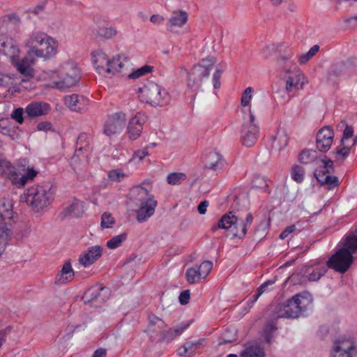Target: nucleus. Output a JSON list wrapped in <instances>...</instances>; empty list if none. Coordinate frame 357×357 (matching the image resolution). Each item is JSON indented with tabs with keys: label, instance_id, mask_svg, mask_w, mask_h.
Wrapping results in <instances>:
<instances>
[{
	"label": "nucleus",
	"instance_id": "obj_16",
	"mask_svg": "<svg viewBox=\"0 0 357 357\" xmlns=\"http://www.w3.org/2000/svg\"><path fill=\"white\" fill-rule=\"evenodd\" d=\"M38 58L33 51L29 50L25 56L20 59L17 56L11 63L17 68V70L25 76H32L31 66L35 63L36 59Z\"/></svg>",
	"mask_w": 357,
	"mask_h": 357
},
{
	"label": "nucleus",
	"instance_id": "obj_17",
	"mask_svg": "<svg viewBox=\"0 0 357 357\" xmlns=\"http://www.w3.org/2000/svg\"><path fill=\"white\" fill-rule=\"evenodd\" d=\"M64 103L71 111L84 113L89 109V100L83 96L73 93L65 96Z\"/></svg>",
	"mask_w": 357,
	"mask_h": 357
},
{
	"label": "nucleus",
	"instance_id": "obj_4",
	"mask_svg": "<svg viewBox=\"0 0 357 357\" xmlns=\"http://www.w3.org/2000/svg\"><path fill=\"white\" fill-rule=\"evenodd\" d=\"M91 59L97 73L104 76L121 72L125 62L128 61V58L124 54H119L109 59L105 52L100 50L91 53Z\"/></svg>",
	"mask_w": 357,
	"mask_h": 357
},
{
	"label": "nucleus",
	"instance_id": "obj_28",
	"mask_svg": "<svg viewBox=\"0 0 357 357\" xmlns=\"http://www.w3.org/2000/svg\"><path fill=\"white\" fill-rule=\"evenodd\" d=\"M188 15L185 11H174L167 24V29L170 30L172 26H183L188 21Z\"/></svg>",
	"mask_w": 357,
	"mask_h": 357
},
{
	"label": "nucleus",
	"instance_id": "obj_33",
	"mask_svg": "<svg viewBox=\"0 0 357 357\" xmlns=\"http://www.w3.org/2000/svg\"><path fill=\"white\" fill-rule=\"evenodd\" d=\"M319 158L315 150L304 149L298 155V160L301 163L304 165H309L312 163L319 164Z\"/></svg>",
	"mask_w": 357,
	"mask_h": 357
},
{
	"label": "nucleus",
	"instance_id": "obj_46",
	"mask_svg": "<svg viewBox=\"0 0 357 357\" xmlns=\"http://www.w3.org/2000/svg\"><path fill=\"white\" fill-rule=\"evenodd\" d=\"M253 89L250 86L246 88L241 95V104L243 107L250 105V101L252 98Z\"/></svg>",
	"mask_w": 357,
	"mask_h": 357
},
{
	"label": "nucleus",
	"instance_id": "obj_14",
	"mask_svg": "<svg viewBox=\"0 0 357 357\" xmlns=\"http://www.w3.org/2000/svg\"><path fill=\"white\" fill-rule=\"evenodd\" d=\"M333 357H357V349L350 339L340 338L334 342Z\"/></svg>",
	"mask_w": 357,
	"mask_h": 357
},
{
	"label": "nucleus",
	"instance_id": "obj_45",
	"mask_svg": "<svg viewBox=\"0 0 357 357\" xmlns=\"http://www.w3.org/2000/svg\"><path fill=\"white\" fill-rule=\"evenodd\" d=\"M305 169L300 165H295L291 170L292 178L298 182L301 183L304 179Z\"/></svg>",
	"mask_w": 357,
	"mask_h": 357
},
{
	"label": "nucleus",
	"instance_id": "obj_31",
	"mask_svg": "<svg viewBox=\"0 0 357 357\" xmlns=\"http://www.w3.org/2000/svg\"><path fill=\"white\" fill-rule=\"evenodd\" d=\"M272 139V147L275 150L280 151L288 144L289 137L287 131L283 128L279 129Z\"/></svg>",
	"mask_w": 357,
	"mask_h": 357
},
{
	"label": "nucleus",
	"instance_id": "obj_49",
	"mask_svg": "<svg viewBox=\"0 0 357 357\" xmlns=\"http://www.w3.org/2000/svg\"><path fill=\"white\" fill-rule=\"evenodd\" d=\"M277 330L276 324L274 321L268 322L265 328V339L268 343L271 342V334Z\"/></svg>",
	"mask_w": 357,
	"mask_h": 357
},
{
	"label": "nucleus",
	"instance_id": "obj_18",
	"mask_svg": "<svg viewBox=\"0 0 357 357\" xmlns=\"http://www.w3.org/2000/svg\"><path fill=\"white\" fill-rule=\"evenodd\" d=\"M334 132L330 126H324L317 134V148L320 152L326 153L331 147Z\"/></svg>",
	"mask_w": 357,
	"mask_h": 357
},
{
	"label": "nucleus",
	"instance_id": "obj_38",
	"mask_svg": "<svg viewBox=\"0 0 357 357\" xmlns=\"http://www.w3.org/2000/svg\"><path fill=\"white\" fill-rule=\"evenodd\" d=\"M186 280L189 284L199 282L204 279L197 266L188 268L185 273Z\"/></svg>",
	"mask_w": 357,
	"mask_h": 357
},
{
	"label": "nucleus",
	"instance_id": "obj_26",
	"mask_svg": "<svg viewBox=\"0 0 357 357\" xmlns=\"http://www.w3.org/2000/svg\"><path fill=\"white\" fill-rule=\"evenodd\" d=\"M205 167L216 171L222 165L223 158L221 154L215 150H208L204 155Z\"/></svg>",
	"mask_w": 357,
	"mask_h": 357
},
{
	"label": "nucleus",
	"instance_id": "obj_60",
	"mask_svg": "<svg viewBox=\"0 0 357 357\" xmlns=\"http://www.w3.org/2000/svg\"><path fill=\"white\" fill-rule=\"evenodd\" d=\"M8 124V119H0V132H1L3 135L8 133V132L9 131Z\"/></svg>",
	"mask_w": 357,
	"mask_h": 357
},
{
	"label": "nucleus",
	"instance_id": "obj_61",
	"mask_svg": "<svg viewBox=\"0 0 357 357\" xmlns=\"http://www.w3.org/2000/svg\"><path fill=\"white\" fill-rule=\"evenodd\" d=\"M275 281L273 280H267L266 282H265L264 283H263L262 284H261L259 286V287L257 289V291L259 293V294H262L264 292H265L267 289V287L269 286V285H271L273 284H274Z\"/></svg>",
	"mask_w": 357,
	"mask_h": 357
},
{
	"label": "nucleus",
	"instance_id": "obj_35",
	"mask_svg": "<svg viewBox=\"0 0 357 357\" xmlns=\"http://www.w3.org/2000/svg\"><path fill=\"white\" fill-rule=\"evenodd\" d=\"M301 77H303V75L298 69H296V76H289L287 79L286 91L287 92H291L293 88L298 89L299 86L300 88L302 89L304 83L301 82Z\"/></svg>",
	"mask_w": 357,
	"mask_h": 357
},
{
	"label": "nucleus",
	"instance_id": "obj_63",
	"mask_svg": "<svg viewBox=\"0 0 357 357\" xmlns=\"http://www.w3.org/2000/svg\"><path fill=\"white\" fill-rule=\"evenodd\" d=\"M208 206V201L204 200V201L201 202L197 208L198 212L202 215L205 214Z\"/></svg>",
	"mask_w": 357,
	"mask_h": 357
},
{
	"label": "nucleus",
	"instance_id": "obj_48",
	"mask_svg": "<svg viewBox=\"0 0 357 357\" xmlns=\"http://www.w3.org/2000/svg\"><path fill=\"white\" fill-rule=\"evenodd\" d=\"M344 126L345 128L343 132V136L341 139V146H343L344 144V140L347 139L353 136L354 130L353 128L350 126H348L344 121H342L338 126Z\"/></svg>",
	"mask_w": 357,
	"mask_h": 357
},
{
	"label": "nucleus",
	"instance_id": "obj_21",
	"mask_svg": "<svg viewBox=\"0 0 357 357\" xmlns=\"http://www.w3.org/2000/svg\"><path fill=\"white\" fill-rule=\"evenodd\" d=\"M89 136L86 133H81L79 135L76 143L75 154L73 157H72L70 160L71 166L75 171L77 172V170H80V168L77 166L78 162L79 160V153H82L83 151H88L89 149Z\"/></svg>",
	"mask_w": 357,
	"mask_h": 357
},
{
	"label": "nucleus",
	"instance_id": "obj_44",
	"mask_svg": "<svg viewBox=\"0 0 357 357\" xmlns=\"http://www.w3.org/2000/svg\"><path fill=\"white\" fill-rule=\"evenodd\" d=\"M153 70V67L151 66L145 65L128 75L129 79H137L142 76H144L148 73H150Z\"/></svg>",
	"mask_w": 357,
	"mask_h": 357
},
{
	"label": "nucleus",
	"instance_id": "obj_37",
	"mask_svg": "<svg viewBox=\"0 0 357 357\" xmlns=\"http://www.w3.org/2000/svg\"><path fill=\"white\" fill-rule=\"evenodd\" d=\"M241 357H264V352L261 348L258 346L252 345L248 347L241 351Z\"/></svg>",
	"mask_w": 357,
	"mask_h": 357
},
{
	"label": "nucleus",
	"instance_id": "obj_51",
	"mask_svg": "<svg viewBox=\"0 0 357 357\" xmlns=\"http://www.w3.org/2000/svg\"><path fill=\"white\" fill-rule=\"evenodd\" d=\"M114 224V219L109 213H104L101 217V226L103 228H109Z\"/></svg>",
	"mask_w": 357,
	"mask_h": 357
},
{
	"label": "nucleus",
	"instance_id": "obj_24",
	"mask_svg": "<svg viewBox=\"0 0 357 357\" xmlns=\"http://www.w3.org/2000/svg\"><path fill=\"white\" fill-rule=\"evenodd\" d=\"M101 255L102 248L100 246H92L79 256V262L84 267H87L98 260Z\"/></svg>",
	"mask_w": 357,
	"mask_h": 357
},
{
	"label": "nucleus",
	"instance_id": "obj_2",
	"mask_svg": "<svg viewBox=\"0 0 357 357\" xmlns=\"http://www.w3.org/2000/svg\"><path fill=\"white\" fill-rule=\"evenodd\" d=\"M25 46L33 51L37 57L48 59L57 53L58 43L42 31H33L25 42Z\"/></svg>",
	"mask_w": 357,
	"mask_h": 357
},
{
	"label": "nucleus",
	"instance_id": "obj_13",
	"mask_svg": "<svg viewBox=\"0 0 357 357\" xmlns=\"http://www.w3.org/2000/svg\"><path fill=\"white\" fill-rule=\"evenodd\" d=\"M323 164V168L326 172L314 171V175L321 185H327L328 190H331L339 184L337 176L329 175L333 172V161L324 155L321 160Z\"/></svg>",
	"mask_w": 357,
	"mask_h": 357
},
{
	"label": "nucleus",
	"instance_id": "obj_56",
	"mask_svg": "<svg viewBox=\"0 0 357 357\" xmlns=\"http://www.w3.org/2000/svg\"><path fill=\"white\" fill-rule=\"evenodd\" d=\"M190 296V290L183 291L179 296V302L181 305H186L189 303Z\"/></svg>",
	"mask_w": 357,
	"mask_h": 357
},
{
	"label": "nucleus",
	"instance_id": "obj_1",
	"mask_svg": "<svg viewBox=\"0 0 357 357\" xmlns=\"http://www.w3.org/2000/svg\"><path fill=\"white\" fill-rule=\"evenodd\" d=\"M356 251L357 228L345 238L342 247L329 258L328 267L341 273H345L353 263V254Z\"/></svg>",
	"mask_w": 357,
	"mask_h": 357
},
{
	"label": "nucleus",
	"instance_id": "obj_8",
	"mask_svg": "<svg viewBox=\"0 0 357 357\" xmlns=\"http://www.w3.org/2000/svg\"><path fill=\"white\" fill-rule=\"evenodd\" d=\"M17 219L13 211V201L3 199L0 201V245H5L11 235L12 225Z\"/></svg>",
	"mask_w": 357,
	"mask_h": 357
},
{
	"label": "nucleus",
	"instance_id": "obj_58",
	"mask_svg": "<svg viewBox=\"0 0 357 357\" xmlns=\"http://www.w3.org/2000/svg\"><path fill=\"white\" fill-rule=\"evenodd\" d=\"M296 229V225H291L287 227L280 234V239L286 238L290 234L293 233Z\"/></svg>",
	"mask_w": 357,
	"mask_h": 357
},
{
	"label": "nucleus",
	"instance_id": "obj_59",
	"mask_svg": "<svg viewBox=\"0 0 357 357\" xmlns=\"http://www.w3.org/2000/svg\"><path fill=\"white\" fill-rule=\"evenodd\" d=\"M52 128V123L49 121L40 122L37 126V129L40 131H48Z\"/></svg>",
	"mask_w": 357,
	"mask_h": 357
},
{
	"label": "nucleus",
	"instance_id": "obj_30",
	"mask_svg": "<svg viewBox=\"0 0 357 357\" xmlns=\"http://www.w3.org/2000/svg\"><path fill=\"white\" fill-rule=\"evenodd\" d=\"M74 277V271L72 268L71 264L69 261L66 262L60 272L57 274L55 283L65 284L73 280Z\"/></svg>",
	"mask_w": 357,
	"mask_h": 357
},
{
	"label": "nucleus",
	"instance_id": "obj_62",
	"mask_svg": "<svg viewBox=\"0 0 357 357\" xmlns=\"http://www.w3.org/2000/svg\"><path fill=\"white\" fill-rule=\"evenodd\" d=\"M10 331V327L8 326L0 331V347L6 340V337Z\"/></svg>",
	"mask_w": 357,
	"mask_h": 357
},
{
	"label": "nucleus",
	"instance_id": "obj_55",
	"mask_svg": "<svg viewBox=\"0 0 357 357\" xmlns=\"http://www.w3.org/2000/svg\"><path fill=\"white\" fill-rule=\"evenodd\" d=\"M350 149H351L350 147L344 146L343 145V147H342V148L337 147L336 149V151L333 152V153L335 155H341L343 157V158H345L349 155V154L350 153Z\"/></svg>",
	"mask_w": 357,
	"mask_h": 357
},
{
	"label": "nucleus",
	"instance_id": "obj_40",
	"mask_svg": "<svg viewBox=\"0 0 357 357\" xmlns=\"http://www.w3.org/2000/svg\"><path fill=\"white\" fill-rule=\"evenodd\" d=\"M216 62L217 59L215 57L213 56H208L207 57L202 59L200 61V63L195 66L194 67H200L206 70V75L208 77L210 75L211 68Z\"/></svg>",
	"mask_w": 357,
	"mask_h": 357
},
{
	"label": "nucleus",
	"instance_id": "obj_5",
	"mask_svg": "<svg viewBox=\"0 0 357 357\" xmlns=\"http://www.w3.org/2000/svg\"><path fill=\"white\" fill-rule=\"evenodd\" d=\"M252 221L253 216L250 213L247 214L245 220L243 221L232 212H229L223 215L217 225L212 226L211 230L215 231L218 229H227L233 237L241 238L245 236L247 227L251 225Z\"/></svg>",
	"mask_w": 357,
	"mask_h": 357
},
{
	"label": "nucleus",
	"instance_id": "obj_57",
	"mask_svg": "<svg viewBox=\"0 0 357 357\" xmlns=\"http://www.w3.org/2000/svg\"><path fill=\"white\" fill-rule=\"evenodd\" d=\"M222 75V70L217 69L213 75V83L215 89H218L220 86V77Z\"/></svg>",
	"mask_w": 357,
	"mask_h": 357
},
{
	"label": "nucleus",
	"instance_id": "obj_10",
	"mask_svg": "<svg viewBox=\"0 0 357 357\" xmlns=\"http://www.w3.org/2000/svg\"><path fill=\"white\" fill-rule=\"evenodd\" d=\"M38 174L33 167H27V173L19 176L15 167L7 160L0 158V175L9 179L18 188L23 187L29 181H32Z\"/></svg>",
	"mask_w": 357,
	"mask_h": 357
},
{
	"label": "nucleus",
	"instance_id": "obj_23",
	"mask_svg": "<svg viewBox=\"0 0 357 357\" xmlns=\"http://www.w3.org/2000/svg\"><path fill=\"white\" fill-rule=\"evenodd\" d=\"M165 327L166 324L162 319L154 314L149 316V324L146 331L151 337H158L159 338L165 331Z\"/></svg>",
	"mask_w": 357,
	"mask_h": 357
},
{
	"label": "nucleus",
	"instance_id": "obj_54",
	"mask_svg": "<svg viewBox=\"0 0 357 357\" xmlns=\"http://www.w3.org/2000/svg\"><path fill=\"white\" fill-rule=\"evenodd\" d=\"M108 176L111 181H119L124 176V174L119 169H113L109 172Z\"/></svg>",
	"mask_w": 357,
	"mask_h": 357
},
{
	"label": "nucleus",
	"instance_id": "obj_47",
	"mask_svg": "<svg viewBox=\"0 0 357 357\" xmlns=\"http://www.w3.org/2000/svg\"><path fill=\"white\" fill-rule=\"evenodd\" d=\"M326 272V268L325 266L321 267H316L314 268L308 276V280L310 281H317L320 279L321 276H323Z\"/></svg>",
	"mask_w": 357,
	"mask_h": 357
},
{
	"label": "nucleus",
	"instance_id": "obj_39",
	"mask_svg": "<svg viewBox=\"0 0 357 357\" xmlns=\"http://www.w3.org/2000/svg\"><path fill=\"white\" fill-rule=\"evenodd\" d=\"M187 176L182 172H172L167 175V182L169 185H180L182 181L186 180Z\"/></svg>",
	"mask_w": 357,
	"mask_h": 357
},
{
	"label": "nucleus",
	"instance_id": "obj_64",
	"mask_svg": "<svg viewBox=\"0 0 357 357\" xmlns=\"http://www.w3.org/2000/svg\"><path fill=\"white\" fill-rule=\"evenodd\" d=\"M148 155H149V152H148L146 148L141 149V150H138L135 153V157L137 158L139 160H142Z\"/></svg>",
	"mask_w": 357,
	"mask_h": 357
},
{
	"label": "nucleus",
	"instance_id": "obj_41",
	"mask_svg": "<svg viewBox=\"0 0 357 357\" xmlns=\"http://www.w3.org/2000/svg\"><path fill=\"white\" fill-rule=\"evenodd\" d=\"M118 33L116 27L114 26H103L98 29V34L99 36L106 39H111L114 38Z\"/></svg>",
	"mask_w": 357,
	"mask_h": 357
},
{
	"label": "nucleus",
	"instance_id": "obj_27",
	"mask_svg": "<svg viewBox=\"0 0 357 357\" xmlns=\"http://www.w3.org/2000/svg\"><path fill=\"white\" fill-rule=\"evenodd\" d=\"M1 51L6 56L10 57V61L19 55L20 49L16 44L15 40L11 37H6L1 45Z\"/></svg>",
	"mask_w": 357,
	"mask_h": 357
},
{
	"label": "nucleus",
	"instance_id": "obj_19",
	"mask_svg": "<svg viewBox=\"0 0 357 357\" xmlns=\"http://www.w3.org/2000/svg\"><path fill=\"white\" fill-rule=\"evenodd\" d=\"M147 116L142 112H137L130 119L128 126V135L132 140L137 139L143 130V125L146 123Z\"/></svg>",
	"mask_w": 357,
	"mask_h": 357
},
{
	"label": "nucleus",
	"instance_id": "obj_43",
	"mask_svg": "<svg viewBox=\"0 0 357 357\" xmlns=\"http://www.w3.org/2000/svg\"><path fill=\"white\" fill-rule=\"evenodd\" d=\"M105 290V288H98V289H90L87 290L84 294L83 295L82 299L85 303H90L93 300H96L98 298V297L100 295L99 291H104Z\"/></svg>",
	"mask_w": 357,
	"mask_h": 357
},
{
	"label": "nucleus",
	"instance_id": "obj_36",
	"mask_svg": "<svg viewBox=\"0 0 357 357\" xmlns=\"http://www.w3.org/2000/svg\"><path fill=\"white\" fill-rule=\"evenodd\" d=\"M199 345L198 342H188L178 349V354L181 356H191L195 352L196 349Z\"/></svg>",
	"mask_w": 357,
	"mask_h": 357
},
{
	"label": "nucleus",
	"instance_id": "obj_32",
	"mask_svg": "<svg viewBox=\"0 0 357 357\" xmlns=\"http://www.w3.org/2000/svg\"><path fill=\"white\" fill-rule=\"evenodd\" d=\"M189 326V324H184L181 326L169 328L168 331H163L161 336L158 338L160 341L170 342L176 337L181 335L182 333Z\"/></svg>",
	"mask_w": 357,
	"mask_h": 357
},
{
	"label": "nucleus",
	"instance_id": "obj_6",
	"mask_svg": "<svg viewBox=\"0 0 357 357\" xmlns=\"http://www.w3.org/2000/svg\"><path fill=\"white\" fill-rule=\"evenodd\" d=\"M54 87L59 89L70 88L75 85L79 79V71L74 62H66L61 65L56 70L48 73Z\"/></svg>",
	"mask_w": 357,
	"mask_h": 357
},
{
	"label": "nucleus",
	"instance_id": "obj_7",
	"mask_svg": "<svg viewBox=\"0 0 357 357\" xmlns=\"http://www.w3.org/2000/svg\"><path fill=\"white\" fill-rule=\"evenodd\" d=\"M308 300L296 294L285 303H278L273 310L276 318H297L305 310Z\"/></svg>",
	"mask_w": 357,
	"mask_h": 357
},
{
	"label": "nucleus",
	"instance_id": "obj_3",
	"mask_svg": "<svg viewBox=\"0 0 357 357\" xmlns=\"http://www.w3.org/2000/svg\"><path fill=\"white\" fill-rule=\"evenodd\" d=\"M54 190L50 185H33L28 188L21 197L26 204L38 212L51 204Z\"/></svg>",
	"mask_w": 357,
	"mask_h": 357
},
{
	"label": "nucleus",
	"instance_id": "obj_11",
	"mask_svg": "<svg viewBox=\"0 0 357 357\" xmlns=\"http://www.w3.org/2000/svg\"><path fill=\"white\" fill-rule=\"evenodd\" d=\"M134 192L137 193L139 196V200L141 201L139 207L137 211L136 219L140 223L144 222L154 214L158 202L154 196L143 187L137 186L135 188Z\"/></svg>",
	"mask_w": 357,
	"mask_h": 357
},
{
	"label": "nucleus",
	"instance_id": "obj_52",
	"mask_svg": "<svg viewBox=\"0 0 357 357\" xmlns=\"http://www.w3.org/2000/svg\"><path fill=\"white\" fill-rule=\"evenodd\" d=\"M13 84V75L0 73V87H9Z\"/></svg>",
	"mask_w": 357,
	"mask_h": 357
},
{
	"label": "nucleus",
	"instance_id": "obj_25",
	"mask_svg": "<svg viewBox=\"0 0 357 357\" xmlns=\"http://www.w3.org/2000/svg\"><path fill=\"white\" fill-rule=\"evenodd\" d=\"M85 211L84 204L83 202L74 199L73 202L68 206L65 207L61 215L63 218L68 216L78 218L82 216Z\"/></svg>",
	"mask_w": 357,
	"mask_h": 357
},
{
	"label": "nucleus",
	"instance_id": "obj_12",
	"mask_svg": "<svg viewBox=\"0 0 357 357\" xmlns=\"http://www.w3.org/2000/svg\"><path fill=\"white\" fill-rule=\"evenodd\" d=\"M248 119L242 125L241 140L243 146L251 147L258 139L259 128L255 123V116L250 107L248 108Z\"/></svg>",
	"mask_w": 357,
	"mask_h": 357
},
{
	"label": "nucleus",
	"instance_id": "obj_15",
	"mask_svg": "<svg viewBox=\"0 0 357 357\" xmlns=\"http://www.w3.org/2000/svg\"><path fill=\"white\" fill-rule=\"evenodd\" d=\"M126 114L123 112H117L110 115L107 119L103 132L109 137H112L119 132L125 126Z\"/></svg>",
	"mask_w": 357,
	"mask_h": 357
},
{
	"label": "nucleus",
	"instance_id": "obj_29",
	"mask_svg": "<svg viewBox=\"0 0 357 357\" xmlns=\"http://www.w3.org/2000/svg\"><path fill=\"white\" fill-rule=\"evenodd\" d=\"M347 73V66L344 61H339L333 63L328 72V79L331 82L344 76Z\"/></svg>",
	"mask_w": 357,
	"mask_h": 357
},
{
	"label": "nucleus",
	"instance_id": "obj_53",
	"mask_svg": "<svg viewBox=\"0 0 357 357\" xmlns=\"http://www.w3.org/2000/svg\"><path fill=\"white\" fill-rule=\"evenodd\" d=\"M24 109L21 107L17 108L14 109L11 114V117L13 119L15 120L18 123L22 124L24 122Z\"/></svg>",
	"mask_w": 357,
	"mask_h": 357
},
{
	"label": "nucleus",
	"instance_id": "obj_42",
	"mask_svg": "<svg viewBox=\"0 0 357 357\" xmlns=\"http://www.w3.org/2000/svg\"><path fill=\"white\" fill-rule=\"evenodd\" d=\"M127 238V234L123 233L115 236L107 242V246L109 249H116L121 245Z\"/></svg>",
	"mask_w": 357,
	"mask_h": 357
},
{
	"label": "nucleus",
	"instance_id": "obj_20",
	"mask_svg": "<svg viewBox=\"0 0 357 357\" xmlns=\"http://www.w3.org/2000/svg\"><path fill=\"white\" fill-rule=\"evenodd\" d=\"M206 74V70L200 67H194L188 73V87L192 91L199 89L204 80H207L208 78Z\"/></svg>",
	"mask_w": 357,
	"mask_h": 357
},
{
	"label": "nucleus",
	"instance_id": "obj_9",
	"mask_svg": "<svg viewBox=\"0 0 357 357\" xmlns=\"http://www.w3.org/2000/svg\"><path fill=\"white\" fill-rule=\"evenodd\" d=\"M138 93L142 101L153 106H163L169 100L167 91L154 82H149L139 88Z\"/></svg>",
	"mask_w": 357,
	"mask_h": 357
},
{
	"label": "nucleus",
	"instance_id": "obj_50",
	"mask_svg": "<svg viewBox=\"0 0 357 357\" xmlns=\"http://www.w3.org/2000/svg\"><path fill=\"white\" fill-rule=\"evenodd\" d=\"M197 268L203 278H205L211 272L213 268V263L211 261H205Z\"/></svg>",
	"mask_w": 357,
	"mask_h": 357
},
{
	"label": "nucleus",
	"instance_id": "obj_22",
	"mask_svg": "<svg viewBox=\"0 0 357 357\" xmlns=\"http://www.w3.org/2000/svg\"><path fill=\"white\" fill-rule=\"evenodd\" d=\"M50 105L42 101H34L25 108V118L33 119L46 115L50 112Z\"/></svg>",
	"mask_w": 357,
	"mask_h": 357
},
{
	"label": "nucleus",
	"instance_id": "obj_34",
	"mask_svg": "<svg viewBox=\"0 0 357 357\" xmlns=\"http://www.w3.org/2000/svg\"><path fill=\"white\" fill-rule=\"evenodd\" d=\"M291 54L289 52H287L284 55L281 56L277 61L278 67L283 71L287 73H290V69L293 68L296 70L297 67L296 64L291 60Z\"/></svg>",
	"mask_w": 357,
	"mask_h": 357
}]
</instances>
